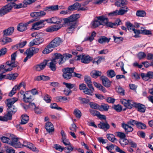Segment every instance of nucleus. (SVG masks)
I'll list each match as a JSON object with an SVG mask.
<instances>
[{"label":"nucleus","instance_id":"obj_9","mask_svg":"<svg viewBox=\"0 0 153 153\" xmlns=\"http://www.w3.org/2000/svg\"><path fill=\"white\" fill-rule=\"evenodd\" d=\"M122 8H124L125 9H123L120 8L119 10H116L114 11L108 13V16H113L118 15H123L126 13L129 10L128 8L126 7H123Z\"/></svg>","mask_w":153,"mask_h":153},{"label":"nucleus","instance_id":"obj_45","mask_svg":"<svg viewBox=\"0 0 153 153\" xmlns=\"http://www.w3.org/2000/svg\"><path fill=\"white\" fill-rule=\"evenodd\" d=\"M27 27L24 26L23 23H20L17 26V30L20 32H22L27 30Z\"/></svg>","mask_w":153,"mask_h":153},{"label":"nucleus","instance_id":"obj_48","mask_svg":"<svg viewBox=\"0 0 153 153\" xmlns=\"http://www.w3.org/2000/svg\"><path fill=\"white\" fill-rule=\"evenodd\" d=\"M110 38L108 39L107 38L105 37H103L102 38H100L98 40V42L100 44H103L104 43L107 42L108 43L110 40Z\"/></svg>","mask_w":153,"mask_h":153},{"label":"nucleus","instance_id":"obj_6","mask_svg":"<svg viewBox=\"0 0 153 153\" xmlns=\"http://www.w3.org/2000/svg\"><path fill=\"white\" fill-rule=\"evenodd\" d=\"M80 17L79 14L72 15L68 17L63 19L65 23H75L76 24L78 22V19Z\"/></svg>","mask_w":153,"mask_h":153},{"label":"nucleus","instance_id":"obj_55","mask_svg":"<svg viewBox=\"0 0 153 153\" xmlns=\"http://www.w3.org/2000/svg\"><path fill=\"white\" fill-rule=\"evenodd\" d=\"M74 113L76 117L80 118L81 116V113L79 110L77 108L75 109L74 111Z\"/></svg>","mask_w":153,"mask_h":153},{"label":"nucleus","instance_id":"obj_47","mask_svg":"<svg viewBox=\"0 0 153 153\" xmlns=\"http://www.w3.org/2000/svg\"><path fill=\"white\" fill-rule=\"evenodd\" d=\"M106 73L107 76L111 78H112L116 76V73L113 70H108L107 71Z\"/></svg>","mask_w":153,"mask_h":153},{"label":"nucleus","instance_id":"obj_26","mask_svg":"<svg viewBox=\"0 0 153 153\" xmlns=\"http://www.w3.org/2000/svg\"><path fill=\"white\" fill-rule=\"evenodd\" d=\"M65 24H67L68 26L67 29V31L68 33H72L75 27L77 26V24H76V23Z\"/></svg>","mask_w":153,"mask_h":153},{"label":"nucleus","instance_id":"obj_32","mask_svg":"<svg viewBox=\"0 0 153 153\" xmlns=\"http://www.w3.org/2000/svg\"><path fill=\"white\" fill-rule=\"evenodd\" d=\"M29 120V117L26 115H22L21 117V122L20 123V124L24 125L27 123Z\"/></svg>","mask_w":153,"mask_h":153},{"label":"nucleus","instance_id":"obj_33","mask_svg":"<svg viewBox=\"0 0 153 153\" xmlns=\"http://www.w3.org/2000/svg\"><path fill=\"white\" fill-rule=\"evenodd\" d=\"M91 87H88L89 88L88 89V88L86 87L84 90L83 91V92L85 94H88L90 95H92L93 92L94 91V89L93 86H91Z\"/></svg>","mask_w":153,"mask_h":153},{"label":"nucleus","instance_id":"obj_49","mask_svg":"<svg viewBox=\"0 0 153 153\" xmlns=\"http://www.w3.org/2000/svg\"><path fill=\"white\" fill-rule=\"evenodd\" d=\"M52 23L59 24L61 23L62 20L61 19L57 17L51 18Z\"/></svg>","mask_w":153,"mask_h":153},{"label":"nucleus","instance_id":"obj_59","mask_svg":"<svg viewBox=\"0 0 153 153\" xmlns=\"http://www.w3.org/2000/svg\"><path fill=\"white\" fill-rule=\"evenodd\" d=\"M50 107L52 109H56L59 110H61L62 108L58 106L57 104L56 103L51 104L50 105Z\"/></svg>","mask_w":153,"mask_h":153},{"label":"nucleus","instance_id":"obj_56","mask_svg":"<svg viewBox=\"0 0 153 153\" xmlns=\"http://www.w3.org/2000/svg\"><path fill=\"white\" fill-rule=\"evenodd\" d=\"M146 15V12L143 10H138L136 13V15L137 16L143 17Z\"/></svg>","mask_w":153,"mask_h":153},{"label":"nucleus","instance_id":"obj_41","mask_svg":"<svg viewBox=\"0 0 153 153\" xmlns=\"http://www.w3.org/2000/svg\"><path fill=\"white\" fill-rule=\"evenodd\" d=\"M84 80L87 84L88 87L92 86V82L91 81V78L88 76H85L84 77Z\"/></svg>","mask_w":153,"mask_h":153},{"label":"nucleus","instance_id":"obj_37","mask_svg":"<svg viewBox=\"0 0 153 153\" xmlns=\"http://www.w3.org/2000/svg\"><path fill=\"white\" fill-rule=\"evenodd\" d=\"M59 10V6L57 5L51 6L45 8V10L46 11H49L51 10L55 11Z\"/></svg>","mask_w":153,"mask_h":153},{"label":"nucleus","instance_id":"obj_23","mask_svg":"<svg viewBox=\"0 0 153 153\" xmlns=\"http://www.w3.org/2000/svg\"><path fill=\"white\" fill-rule=\"evenodd\" d=\"M23 99L25 102H29L33 100L30 93L28 92H27L24 94Z\"/></svg>","mask_w":153,"mask_h":153},{"label":"nucleus","instance_id":"obj_24","mask_svg":"<svg viewBox=\"0 0 153 153\" xmlns=\"http://www.w3.org/2000/svg\"><path fill=\"white\" fill-rule=\"evenodd\" d=\"M27 43V41L25 40L24 41H20L19 43L12 46V48L15 50L23 48Z\"/></svg>","mask_w":153,"mask_h":153},{"label":"nucleus","instance_id":"obj_35","mask_svg":"<svg viewBox=\"0 0 153 153\" xmlns=\"http://www.w3.org/2000/svg\"><path fill=\"white\" fill-rule=\"evenodd\" d=\"M57 63L56 62L52 60L51 62L49 63V64L48 66L52 71H55L56 69V64Z\"/></svg>","mask_w":153,"mask_h":153},{"label":"nucleus","instance_id":"obj_30","mask_svg":"<svg viewBox=\"0 0 153 153\" xmlns=\"http://www.w3.org/2000/svg\"><path fill=\"white\" fill-rule=\"evenodd\" d=\"M81 4L78 2H76L73 4L69 6L68 8V10L71 11L77 10H78L79 7H81Z\"/></svg>","mask_w":153,"mask_h":153},{"label":"nucleus","instance_id":"obj_11","mask_svg":"<svg viewBox=\"0 0 153 153\" xmlns=\"http://www.w3.org/2000/svg\"><path fill=\"white\" fill-rule=\"evenodd\" d=\"M48 60L45 59L40 63L34 65L33 67L34 70L40 71L43 70L47 65Z\"/></svg>","mask_w":153,"mask_h":153},{"label":"nucleus","instance_id":"obj_31","mask_svg":"<svg viewBox=\"0 0 153 153\" xmlns=\"http://www.w3.org/2000/svg\"><path fill=\"white\" fill-rule=\"evenodd\" d=\"M102 74V72L101 71L94 70L91 71L90 75L93 78H97L98 77L101 76Z\"/></svg>","mask_w":153,"mask_h":153},{"label":"nucleus","instance_id":"obj_46","mask_svg":"<svg viewBox=\"0 0 153 153\" xmlns=\"http://www.w3.org/2000/svg\"><path fill=\"white\" fill-rule=\"evenodd\" d=\"M2 44L3 45H4L8 42H11L12 41V39L8 37H3L1 41Z\"/></svg>","mask_w":153,"mask_h":153},{"label":"nucleus","instance_id":"obj_14","mask_svg":"<svg viewBox=\"0 0 153 153\" xmlns=\"http://www.w3.org/2000/svg\"><path fill=\"white\" fill-rule=\"evenodd\" d=\"M9 145L15 148H21L22 146V144L18 139L15 137H12L10 139Z\"/></svg>","mask_w":153,"mask_h":153},{"label":"nucleus","instance_id":"obj_51","mask_svg":"<svg viewBox=\"0 0 153 153\" xmlns=\"http://www.w3.org/2000/svg\"><path fill=\"white\" fill-rule=\"evenodd\" d=\"M18 74L17 73L9 74L7 75V78L10 80H13L15 79L18 76Z\"/></svg>","mask_w":153,"mask_h":153},{"label":"nucleus","instance_id":"obj_64","mask_svg":"<svg viewBox=\"0 0 153 153\" xmlns=\"http://www.w3.org/2000/svg\"><path fill=\"white\" fill-rule=\"evenodd\" d=\"M139 59H141L145 58L146 56V54L143 52H140L137 55Z\"/></svg>","mask_w":153,"mask_h":153},{"label":"nucleus","instance_id":"obj_2","mask_svg":"<svg viewBox=\"0 0 153 153\" xmlns=\"http://www.w3.org/2000/svg\"><path fill=\"white\" fill-rule=\"evenodd\" d=\"M138 121L135 120L130 119L127 122L126 124L123 123H122V127L124 129L126 133L128 134L129 132H132L134 130V128L132 126L136 125Z\"/></svg>","mask_w":153,"mask_h":153},{"label":"nucleus","instance_id":"obj_62","mask_svg":"<svg viewBox=\"0 0 153 153\" xmlns=\"http://www.w3.org/2000/svg\"><path fill=\"white\" fill-rule=\"evenodd\" d=\"M62 57L63 59L64 60V59L65 60L64 61L65 62L66 60L71 58L72 57V55L68 53H66L63 54L62 55Z\"/></svg>","mask_w":153,"mask_h":153},{"label":"nucleus","instance_id":"obj_63","mask_svg":"<svg viewBox=\"0 0 153 153\" xmlns=\"http://www.w3.org/2000/svg\"><path fill=\"white\" fill-rule=\"evenodd\" d=\"M90 112L91 114L94 116H98V115H99V112L93 109H91L90 110Z\"/></svg>","mask_w":153,"mask_h":153},{"label":"nucleus","instance_id":"obj_13","mask_svg":"<svg viewBox=\"0 0 153 153\" xmlns=\"http://www.w3.org/2000/svg\"><path fill=\"white\" fill-rule=\"evenodd\" d=\"M44 26V21L43 20H41L33 24L31 30H38L43 27Z\"/></svg>","mask_w":153,"mask_h":153},{"label":"nucleus","instance_id":"obj_25","mask_svg":"<svg viewBox=\"0 0 153 153\" xmlns=\"http://www.w3.org/2000/svg\"><path fill=\"white\" fill-rule=\"evenodd\" d=\"M134 107L137 108L139 111L143 113L145 112L146 108L144 105L140 103H135Z\"/></svg>","mask_w":153,"mask_h":153},{"label":"nucleus","instance_id":"obj_21","mask_svg":"<svg viewBox=\"0 0 153 153\" xmlns=\"http://www.w3.org/2000/svg\"><path fill=\"white\" fill-rule=\"evenodd\" d=\"M103 85L106 87H108L110 86L111 82L109 79L106 76H102L100 77Z\"/></svg>","mask_w":153,"mask_h":153},{"label":"nucleus","instance_id":"obj_7","mask_svg":"<svg viewBox=\"0 0 153 153\" xmlns=\"http://www.w3.org/2000/svg\"><path fill=\"white\" fill-rule=\"evenodd\" d=\"M14 3H10L0 9V16H2L10 12L13 7Z\"/></svg>","mask_w":153,"mask_h":153},{"label":"nucleus","instance_id":"obj_36","mask_svg":"<svg viewBox=\"0 0 153 153\" xmlns=\"http://www.w3.org/2000/svg\"><path fill=\"white\" fill-rule=\"evenodd\" d=\"M50 78L49 76L43 75L38 76L36 78V79L37 81H47L50 80Z\"/></svg>","mask_w":153,"mask_h":153},{"label":"nucleus","instance_id":"obj_61","mask_svg":"<svg viewBox=\"0 0 153 153\" xmlns=\"http://www.w3.org/2000/svg\"><path fill=\"white\" fill-rule=\"evenodd\" d=\"M116 90L117 92L119 93L121 95H124V90L121 87L119 86L118 87H117L116 88Z\"/></svg>","mask_w":153,"mask_h":153},{"label":"nucleus","instance_id":"obj_5","mask_svg":"<svg viewBox=\"0 0 153 153\" xmlns=\"http://www.w3.org/2000/svg\"><path fill=\"white\" fill-rule=\"evenodd\" d=\"M75 69L74 67L67 68L62 70L63 72L62 76L66 80H69L73 77V72Z\"/></svg>","mask_w":153,"mask_h":153},{"label":"nucleus","instance_id":"obj_17","mask_svg":"<svg viewBox=\"0 0 153 153\" xmlns=\"http://www.w3.org/2000/svg\"><path fill=\"white\" fill-rule=\"evenodd\" d=\"M140 75L144 80L148 81L150 79H153V71H149L146 74L141 73Z\"/></svg>","mask_w":153,"mask_h":153},{"label":"nucleus","instance_id":"obj_29","mask_svg":"<svg viewBox=\"0 0 153 153\" xmlns=\"http://www.w3.org/2000/svg\"><path fill=\"white\" fill-rule=\"evenodd\" d=\"M14 28L13 27H10L3 31L4 36H8L11 35L13 32Z\"/></svg>","mask_w":153,"mask_h":153},{"label":"nucleus","instance_id":"obj_40","mask_svg":"<svg viewBox=\"0 0 153 153\" xmlns=\"http://www.w3.org/2000/svg\"><path fill=\"white\" fill-rule=\"evenodd\" d=\"M53 48L49 44L42 51V53L44 54H48L51 52L52 50L51 49Z\"/></svg>","mask_w":153,"mask_h":153},{"label":"nucleus","instance_id":"obj_42","mask_svg":"<svg viewBox=\"0 0 153 153\" xmlns=\"http://www.w3.org/2000/svg\"><path fill=\"white\" fill-rule=\"evenodd\" d=\"M113 37L114 38V42L118 44L121 43L124 39L122 37H117L114 36Z\"/></svg>","mask_w":153,"mask_h":153},{"label":"nucleus","instance_id":"obj_27","mask_svg":"<svg viewBox=\"0 0 153 153\" xmlns=\"http://www.w3.org/2000/svg\"><path fill=\"white\" fill-rule=\"evenodd\" d=\"M45 128L49 133L54 131V130L52 124L50 122H48L45 124Z\"/></svg>","mask_w":153,"mask_h":153},{"label":"nucleus","instance_id":"obj_38","mask_svg":"<svg viewBox=\"0 0 153 153\" xmlns=\"http://www.w3.org/2000/svg\"><path fill=\"white\" fill-rule=\"evenodd\" d=\"M109 108V106L105 103H103L100 105L99 110L100 111H107Z\"/></svg>","mask_w":153,"mask_h":153},{"label":"nucleus","instance_id":"obj_60","mask_svg":"<svg viewBox=\"0 0 153 153\" xmlns=\"http://www.w3.org/2000/svg\"><path fill=\"white\" fill-rule=\"evenodd\" d=\"M53 147L56 149V150H58L60 152H62L64 150V147L58 144H55L53 145Z\"/></svg>","mask_w":153,"mask_h":153},{"label":"nucleus","instance_id":"obj_22","mask_svg":"<svg viewBox=\"0 0 153 153\" xmlns=\"http://www.w3.org/2000/svg\"><path fill=\"white\" fill-rule=\"evenodd\" d=\"M98 126L100 128L102 129L104 131H106L110 128V125L107 122L105 123L100 122L98 125Z\"/></svg>","mask_w":153,"mask_h":153},{"label":"nucleus","instance_id":"obj_16","mask_svg":"<svg viewBox=\"0 0 153 153\" xmlns=\"http://www.w3.org/2000/svg\"><path fill=\"white\" fill-rule=\"evenodd\" d=\"M23 146L25 147L28 148L34 152H39V150L31 143L27 141H24L23 144Z\"/></svg>","mask_w":153,"mask_h":153},{"label":"nucleus","instance_id":"obj_8","mask_svg":"<svg viewBox=\"0 0 153 153\" xmlns=\"http://www.w3.org/2000/svg\"><path fill=\"white\" fill-rule=\"evenodd\" d=\"M103 17L104 18V16L102 15L96 17L93 20L91 23V27L94 28L98 27L100 25H103V21L100 20V18Z\"/></svg>","mask_w":153,"mask_h":153},{"label":"nucleus","instance_id":"obj_52","mask_svg":"<svg viewBox=\"0 0 153 153\" xmlns=\"http://www.w3.org/2000/svg\"><path fill=\"white\" fill-rule=\"evenodd\" d=\"M68 146L64 147V149L66 153H70L73 149L74 147L71 144Z\"/></svg>","mask_w":153,"mask_h":153},{"label":"nucleus","instance_id":"obj_18","mask_svg":"<svg viewBox=\"0 0 153 153\" xmlns=\"http://www.w3.org/2000/svg\"><path fill=\"white\" fill-rule=\"evenodd\" d=\"M52 60L56 62V63H58L59 65L63 64L65 62L63 59L62 55L60 53H55L54 58Z\"/></svg>","mask_w":153,"mask_h":153},{"label":"nucleus","instance_id":"obj_10","mask_svg":"<svg viewBox=\"0 0 153 153\" xmlns=\"http://www.w3.org/2000/svg\"><path fill=\"white\" fill-rule=\"evenodd\" d=\"M77 60H80L84 64L89 63L92 60V58L89 55H79L77 56Z\"/></svg>","mask_w":153,"mask_h":153},{"label":"nucleus","instance_id":"obj_34","mask_svg":"<svg viewBox=\"0 0 153 153\" xmlns=\"http://www.w3.org/2000/svg\"><path fill=\"white\" fill-rule=\"evenodd\" d=\"M127 4L126 0H118L115 3V5L118 7H120L126 5Z\"/></svg>","mask_w":153,"mask_h":153},{"label":"nucleus","instance_id":"obj_57","mask_svg":"<svg viewBox=\"0 0 153 153\" xmlns=\"http://www.w3.org/2000/svg\"><path fill=\"white\" fill-rule=\"evenodd\" d=\"M89 105L92 108L99 110V105L97 103L91 102L90 103Z\"/></svg>","mask_w":153,"mask_h":153},{"label":"nucleus","instance_id":"obj_4","mask_svg":"<svg viewBox=\"0 0 153 153\" xmlns=\"http://www.w3.org/2000/svg\"><path fill=\"white\" fill-rule=\"evenodd\" d=\"M102 21H103V26H106L111 28H115L117 26L120 25L121 21L119 19H117L115 22L112 23L109 22L108 19L105 17L104 16V18L102 17L100 19Z\"/></svg>","mask_w":153,"mask_h":153},{"label":"nucleus","instance_id":"obj_15","mask_svg":"<svg viewBox=\"0 0 153 153\" xmlns=\"http://www.w3.org/2000/svg\"><path fill=\"white\" fill-rule=\"evenodd\" d=\"M63 42V40L62 39L59 37H56L52 40L49 43L53 48L56 47Z\"/></svg>","mask_w":153,"mask_h":153},{"label":"nucleus","instance_id":"obj_12","mask_svg":"<svg viewBox=\"0 0 153 153\" xmlns=\"http://www.w3.org/2000/svg\"><path fill=\"white\" fill-rule=\"evenodd\" d=\"M120 102L124 106L129 109L132 108L134 106L135 102L132 100L123 99H121Z\"/></svg>","mask_w":153,"mask_h":153},{"label":"nucleus","instance_id":"obj_28","mask_svg":"<svg viewBox=\"0 0 153 153\" xmlns=\"http://www.w3.org/2000/svg\"><path fill=\"white\" fill-rule=\"evenodd\" d=\"M63 84L65 85L66 88L68 89V90L73 89V91H76L77 89V88L75 84L68 83L65 82H63Z\"/></svg>","mask_w":153,"mask_h":153},{"label":"nucleus","instance_id":"obj_58","mask_svg":"<svg viewBox=\"0 0 153 153\" xmlns=\"http://www.w3.org/2000/svg\"><path fill=\"white\" fill-rule=\"evenodd\" d=\"M10 139V138L4 136H3L0 137V139L3 143H7L8 144H9Z\"/></svg>","mask_w":153,"mask_h":153},{"label":"nucleus","instance_id":"obj_20","mask_svg":"<svg viewBox=\"0 0 153 153\" xmlns=\"http://www.w3.org/2000/svg\"><path fill=\"white\" fill-rule=\"evenodd\" d=\"M39 51L38 48L35 47H32L27 50L25 53H27L32 57L34 54H36Z\"/></svg>","mask_w":153,"mask_h":153},{"label":"nucleus","instance_id":"obj_53","mask_svg":"<svg viewBox=\"0 0 153 153\" xmlns=\"http://www.w3.org/2000/svg\"><path fill=\"white\" fill-rule=\"evenodd\" d=\"M78 100L79 101L80 103L81 104H87L89 102V100L85 98L79 97Z\"/></svg>","mask_w":153,"mask_h":153},{"label":"nucleus","instance_id":"obj_39","mask_svg":"<svg viewBox=\"0 0 153 153\" xmlns=\"http://www.w3.org/2000/svg\"><path fill=\"white\" fill-rule=\"evenodd\" d=\"M60 28V27L59 26L54 25L52 27H51L47 28L46 30V31L47 32H52L57 31Z\"/></svg>","mask_w":153,"mask_h":153},{"label":"nucleus","instance_id":"obj_43","mask_svg":"<svg viewBox=\"0 0 153 153\" xmlns=\"http://www.w3.org/2000/svg\"><path fill=\"white\" fill-rule=\"evenodd\" d=\"M136 127L140 129H145L147 128L145 124L140 121H138Z\"/></svg>","mask_w":153,"mask_h":153},{"label":"nucleus","instance_id":"obj_44","mask_svg":"<svg viewBox=\"0 0 153 153\" xmlns=\"http://www.w3.org/2000/svg\"><path fill=\"white\" fill-rule=\"evenodd\" d=\"M129 140H127L125 138H121L119 140V142L120 145L123 147H124L125 145L128 144Z\"/></svg>","mask_w":153,"mask_h":153},{"label":"nucleus","instance_id":"obj_50","mask_svg":"<svg viewBox=\"0 0 153 153\" xmlns=\"http://www.w3.org/2000/svg\"><path fill=\"white\" fill-rule=\"evenodd\" d=\"M106 137L108 139L112 142L115 140L117 141V139L115 138V136L112 134H107Z\"/></svg>","mask_w":153,"mask_h":153},{"label":"nucleus","instance_id":"obj_54","mask_svg":"<svg viewBox=\"0 0 153 153\" xmlns=\"http://www.w3.org/2000/svg\"><path fill=\"white\" fill-rule=\"evenodd\" d=\"M126 25L128 30L129 31H133L134 30V26L131 23L128 22L126 23Z\"/></svg>","mask_w":153,"mask_h":153},{"label":"nucleus","instance_id":"obj_1","mask_svg":"<svg viewBox=\"0 0 153 153\" xmlns=\"http://www.w3.org/2000/svg\"><path fill=\"white\" fill-rule=\"evenodd\" d=\"M18 100L17 98L13 97L7 99L5 101V103L7 107V113L6 115L9 120L11 119L12 115L17 111L16 108L13 104Z\"/></svg>","mask_w":153,"mask_h":153},{"label":"nucleus","instance_id":"obj_19","mask_svg":"<svg viewBox=\"0 0 153 153\" xmlns=\"http://www.w3.org/2000/svg\"><path fill=\"white\" fill-rule=\"evenodd\" d=\"M44 41V39L42 37L37 38L34 39L29 43L30 46H32L42 43Z\"/></svg>","mask_w":153,"mask_h":153},{"label":"nucleus","instance_id":"obj_3","mask_svg":"<svg viewBox=\"0 0 153 153\" xmlns=\"http://www.w3.org/2000/svg\"><path fill=\"white\" fill-rule=\"evenodd\" d=\"M16 56L17 52H15L11 54V60L7 62L6 63L7 65L11 67L7 69H4L5 72L10 71L12 70L13 68L16 67L17 66V64L15 61Z\"/></svg>","mask_w":153,"mask_h":153}]
</instances>
